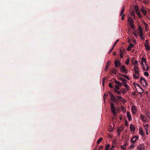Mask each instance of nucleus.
<instances>
[{"mask_svg": "<svg viewBox=\"0 0 150 150\" xmlns=\"http://www.w3.org/2000/svg\"><path fill=\"white\" fill-rule=\"evenodd\" d=\"M110 108L112 113L114 117L116 116V109L114 103H110Z\"/></svg>", "mask_w": 150, "mask_h": 150, "instance_id": "f257e3e1", "label": "nucleus"}, {"mask_svg": "<svg viewBox=\"0 0 150 150\" xmlns=\"http://www.w3.org/2000/svg\"><path fill=\"white\" fill-rule=\"evenodd\" d=\"M140 82L143 86H145L147 85L148 84L144 79L142 77H141L140 79Z\"/></svg>", "mask_w": 150, "mask_h": 150, "instance_id": "f03ea898", "label": "nucleus"}, {"mask_svg": "<svg viewBox=\"0 0 150 150\" xmlns=\"http://www.w3.org/2000/svg\"><path fill=\"white\" fill-rule=\"evenodd\" d=\"M120 70L121 71L124 73L126 74H127L128 73V70L125 68V67L124 66H122L120 68Z\"/></svg>", "mask_w": 150, "mask_h": 150, "instance_id": "7ed1b4c3", "label": "nucleus"}, {"mask_svg": "<svg viewBox=\"0 0 150 150\" xmlns=\"http://www.w3.org/2000/svg\"><path fill=\"white\" fill-rule=\"evenodd\" d=\"M138 139V137L137 136H133V137L130 140L132 143L134 144L135 143Z\"/></svg>", "mask_w": 150, "mask_h": 150, "instance_id": "20e7f679", "label": "nucleus"}, {"mask_svg": "<svg viewBox=\"0 0 150 150\" xmlns=\"http://www.w3.org/2000/svg\"><path fill=\"white\" fill-rule=\"evenodd\" d=\"M145 148V146L143 144H141L137 146V148L138 150H144Z\"/></svg>", "mask_w": 150, "mask_h": 150, "instance_id": "39448f33", "label": "nucleus"}, {"mask_svg": "<svg viewBox=\"0 0 150 150\" xmlns=\"http://www.w3.org/2000/svg\"><path fill=\"white\" fill-rule=\"evenodd\" d=\"M138 31L139 35L143 38L142 36L143 35V34L142 32V29L141 26H139L138 29Z\"/></svg>", "mask_w": 150, "mask_h": 150, "instance_id": "423d86ee", "label": "nucleus"}, {"mask_svg": "<svg viewBox=\"0 0 150 150\" xmlns=\"http://www.w3.org/2000/svg\"><path fill=\"white\" fill-rule=\"evenodd\" d=\"M144 45L145 48L147 50H150V47L148 45V40H146Z\"/></svg>", "mask_w": 150, "mask_h": 150, "instance_id": "0eeeda50", "label": "nucleus"}, {"mask_svg": "<svg viewBox=\"0 0 150 150\" xmlns=\"http://www.w3.org/2000/svg\"><path fill=\"white\" fill-rule=\"evenodd\" d=\"M119 41V39H118L114 43V44L113 46H112V48L109 51V52H108V53L109 54H110L111 51H112V50H113V49H114V47L115 46V45H116V44H117V43Z\"/></svg>", "mask_w": 150, "mask_h": 150, "instance_id": "6e6552de", "label": "nucleus"}, {"mask_svg": "<svg viewBox=\"0 0 150 150\" xmlns=\"http://www.w3.org/2000/svg\"><path fill=\"white\" fill-rule=\"evenodd\" d=\"M134 71L135 73L136 74H139V70L137 66H135L134 67Z\"/></svg>", "mask_w": 150, "mask_h": 150, "instance_id": "1a4fd4ad", "label": "nucleus"}, {"mask_svg": "<svg viewBox=\"0 0 150 150\" xmlns=\"http://www.w3.org/2000/svg\"><path fill=\"white\" fill-rule=\"evenodd\" d=\"M132 113L135 114L136 113L137 109L135 106H133L132 108Z\"/></svg>", "mask_w": 150, "mask_h": 150, "instance_id": "9d476101", "label": "nucleus"}, {"mask_svg": "<svg viewBox=\"0 0 150 150\" xmlns=\"http://www.w3.org/2000/svg\"><path fill=\"white\" fill-rule=\"evenodd\" d=\"M141 11L142 13L144 15H145L146 14V8L144 7V6H142L141 9Z\"/></svg>", "mask_w": 150, "mask_h": 150, "instance_id": "9b49d317", "label": "nucleus"}, {"mask_svg": "<svg viewBox=\"0 0 150 150\" xmlns=\"http://www.w3.org/2000/svg\"><path fill=\"white\" fill-rule=\"evenodd\" d=\"M115 82L116 83V85H117L120 87H121L123 85V84L122 83L117 80H115Z\"/></svg>", "mask_w": 150, "mask_h": 150, "instance_id": "f8f14e48", "label": "nucleus"}, {"mask_svg": "<svg viewBox=\"0 0 150 150\" xmlns=\"http://www.w3.org/2000/svg\"><path fill=\"white\" fill-rule=\"evenodd\" d=\"M127 117L129 120H131L132 119V117L130 112H127Z\"/></svg>", "mask_w": 150, "mask_h": 150, "instance_id": "ddd939ff", "label": "nucleus"}, {"mask_svg": "<svg viewBox=\"0 0 150 150\" xmlns=\"http://www.w3.org/2000/svg\"><path fill=\"white\" fill-rule=\"evenodd\" d=\"M130 128L131 129V132H134L135 129V128L134 126L132 124H130Z\"/></svg>", "mask_w": 150, "mask_h": 150, "instance_id": "4468645a", "label": "nucleus"}, {"mask_svg": "<svg viewBox=\"0 0 150 150\" xmlns=\"http://www.w3.org/2000/svg\"><path fill=\"white\" fill-rule=\"evenodd\" d=\"M134 46V45L133 44L130 43L129 44V46L127 48V50L128 51H130L132 48H133Z\"/></svg>", "mask_w": 150, "mask_h": 150, "instance_id": "2eb2a0df", "label": "nucleus"}, {"mask_svg": "<svg viewBox=\"0 0 150 150\" xmlns=\"http://www.w3.org/2000/svg\"><path fill=\"white\" fill-rule=\"evenodd\" d=\"M120 64V62L118 61H116L115 62V67H119Z\"/></svg>", "mask_w": 150, "mask_h": 150, "instance_id": "dca6fc26", "label": "nucleus"}, {"mask_svg": "<svg viewBox=\"0 0 150 150\" xmlns=\"http://www.w3.org/2000/svg\"><path fill=\"white\" fill-rule=\"evenodd\" d=\"M133 76L134 78L136 79H138L139 78L140 76L139 74H133Z\"/></svg>", "mask_w": 150, "mask_h": 150, "instance_id": "f3484780", "label": "nucleus"}, {"mask_svg": "<svg viewBox=\"0 0 150 150\" xmlns=\"http://www.w3.org/2000/svg\"><path fill=\"white\" fill-rule=\"evenodd\" d=\"M120 80L122 81L123 84L125 83L127 81V80L121 77L120 78Z\"/></svg>", "mask_w": 150, "mask_h": 150, "instance_id": "a211bd4d", "label": "nucleus"}, {"mask_svg": "<svg viewBox=\"0 0 150 150\" xmlns=\"http://www.w3.org/2000/svg\"><path fill=\"white\" fill-rule=\"evenodd\" d=\"M123 129V128L121 127L120 128H119L117 131V133L119 135H120V134L121 132H122Z\"/></svg>", "mask_w": 150, "mask_h": 150, "instance_id": "6ab92c4d", "label": "nucleus"}, {"mask_svg": "<svg viewBox=\"0 0 150 150\" xmlns=\"http://www.w3.org/2000/svg\"><path fill=\"white\" fill-rule=\"evenodd\" d=\"M139 132L140 134L141 135H142V136H144V133L143 132V131L142 129V128H139Z\"/></svg>", "mask_w": 150, "mask_h": 150, "instance_id": "aec40b11", "label": "nucleus"}, {"mask_svg": "<svg viewBox=\"0 0 150 150\" xmlns=\"http://www.w3.org/2000/svg\"><path fill=\"white\" fill-rule=\"evenodd\" d=\"M111 100L114 102L115 103L117 102V99L114 96H112L111 98Z\"/></svg>", "mask_w": 150, "mask_h": 150, "instance_id": "412c9836", "label": "nucleus"}, {"mask_svg": "<svg viewBox=\"0 0 150 150\" xmlns=\"http://www.w3.org/2000/svg\"><path fill=\"white\" fill-rule=\"evenodd\" d=\"M111 72L113 74H115L117 73V70L115 69H113L111 70Z\"/></svg>", "mask_w": 150, "mask_h": 150, "instance_id": "4be33fe9", "label": "nucleus"}, {"mask_svg": "<svg viewBox=\"0 0 150 150\" xmlns=\"http://www.w3.org/2000/svg\"><path fill=\"white\" fill-rule=\"evenodd\" d=\"M128 21L129 23V24L133 23V20L132 19L130 18L129 17L128 19Z\"/></svg>", "mask_w": 150, "mask_h": 150, "instance_id": "5701e85b", "label": "nucleus"}, {"mask_svg": "<svg viewBox=\"0 0 150 150\" xmlns=\"http://www.w3.org/2000/svg\"><path fill=\"white\" fill-rule=\"evenodd\" d=\"M126 145L127 144L125 143L124 145L121 146V147L122 150H126Z\"/></svg>", "mask_w": 150, "mask_h": 150, "instance_id": "b1692460", "label": "nucleus"}, {"mask_svg": "<svg viewBox=\"0 0 150 150\" xmlns=\"http://www.w3.org/2000/svg\"><path fill=\"white\" fill-rule=\"evenodd\" d=\"M125 7L124 6H123L122 7V9L121 11V13H120V15L121 16H122L124 11H125Z\"/></svg>", "mask_w": 150, "mask_h": 150, "instance_id": "393cba45", "label": "nucleus"}, {"mask_svg": "<svg viewBox=\"0 0 150 150\" xmlns=\"http://www.w3.org/2000/svg\"><path fill=\"white\" fill-rule=\"evenodd\" d=\"M123 52L121 50H120V57L121 58H123Z\"/></svg>", "mask_w": 150, "mask_h": 150, "instance_id": "a878e982", "label": "nucleus"}, {"mask_svg": "<svg viewBox=\"0 0 150 150\" xmlns=\"http://www.w3.org/2000/svg\"><path fill=\"white\" fill-rule=\"evenodd\" d=\"M124 84V86L126 88V89H127V90H128L129 88V86L127 85V84L125 83H124V84Z\"/></svg>", "mask_w": 150, "mask_h": 150, "instance_id": "bb28decb", "label": "nucleus"}, {"mask_svg": "<svg viewBox=\"0 0 150 150\" xmlns=\"http://www.w3.org/2000/svg\"><path fill=\"white\" fill-rule=\"evenodd\" d=\"M122 98L121 96H117V100H119L120 101H122Z\"/></svg>", "mask_w": 150, "mask_h": 150, "instance_id": "cd10ccee", "label": "nucleus"}, {"mask_svg": "<svg viewBox=\"0 0 150 150\" xmlns=\"http://www.w3.org/2000/svg\"><path fill=\"white\" fill-rule=\"evenodd\" d=\"M121 109L122 111L123 112H126V108L123 106H121Z\"/></svg>", "mask_w": 150, "mask_h": 150, "instance_id": "c85d7f7f", "label": "nucleus"}, {"mask_svg": "<svg viewBox=\"0 0 150 150\" xmlns=\"http://www.w3.org/2000/svg\"><path fill=\"white\" fill-rule=\"evenodd\" d=\"M102 138H100L97 141V144H99L102 140Z\"/></svg>", "mask_w": 150, "mask_h": 150, "instance_id": "c756f323", "label": "nucleus"}, {"mask_svg": "<svg viewBox=\"0 0 150 150\" xmlns=\"http://www.w3.org/2000/svg\"><path fill=\"white\" fill-rule=\"evenodd\" d=\"M130 25L131 27L132 28V29L133 30L135 28L134 25V24L133 23H132L131 24H130Z\"/></svg>", "mask_w": 150, "mask_h": 150, "instance_id": "7c9ffc66", "label": "nucleus"}, {"mask_svg": "<svg viewBox=\"0 0 150 150\" xmlns=\"http://www.w3.org/2000/svg\"><path fill=\"white\" fill-rule=\"evenodd\" d=\"M137 14L139 18H141V14L139 12L137 11Z\"/></svg>", "mask_w": 150, "mask_h": 150, "instance_id": "2f4dec72", "label": "nucleus"}, {"mask_svg": "<svg viewBox=\"0 0 150 150\" xmlns=\"http://www.w3.org/2000/svg\"><path fill=\"white\" fill-rule=\"evenodd\" d=\"M114 90L115 91V92L117 93L118 95H120L121 94V92L120 91H118L117 90L115 89H114Z\"/></svg>", "mask_w": 150, "mask_h": 150, "instance_id": "473e14b6", "label": "nucleus"}, {"mask_svg": "<svg viewBox=\"0 0 150 150\" xmlns=\"http://www.w3.org/2000/svg\"><path fill=\"white\" fill-rule=\"evenodd\" d=\"M143 23V24H144V25L145 27V28H146V30L147 27L148 26V24L146 23L145 22Z\"/></svg>", "mask_w": 150, "mask_h": 150, "instance_id": "72a5a7b5", "label": "nucleus"}, {"mask_svg": "<svg viewBox=\"0 0 150 150\" xmlns=\"http://www.w3.org/2000/svg\"><path fill=\"white\" fill-rule=\"evenodd\" d=\"M142 62H144L145 64H146V60L144 58H142L141 59Z\"/></svg>", "mask_w": 150, "mask_h": 150, "instance_id": "f704fd0d", "label": "nucleus"}, {"mask_svg": "<svg viewBox=\"0 0 150 150\" xmlns=\"http://www.w3.org/2000/svg\"><path fill=\"white\" fill-rule=\"evenodd\" d=\"M129 59H126L125 63L126 64L128 65L129 64Z\"/></svg>", "mask_w": 150, "mask_h": 150, "instance_id": "c9c22d12", "label": "nucleus"}, {"mask_svg": "<svg viewBox=\"0 0 150 150\" xmlns=\"http://www.w3.org/2000/svg\"><path fill=\"white\" fill-rule=\"evenodd\" d=\"M144 75L146 76H148L149 75L148 73L147 72H145L144 73Z\"/></svg>", "mask_w": 150, "mask_h": 150, "instance_id": "e433bc0d", "label": "nucleus"}, {"mask_svg": "<svg viewBox=\"0 0 150 150\" xmlns=\"http://www.w3.org/2000/svg\"><path fill=\"white\" fill-rule=\"evenodd\" d=\"M140 117L142 120L145 121L144 117L143 116L141 115L140 116Z\"/></svg>", "mask_w": 150, "mask_h": 150, "instance_id": "4c0bfd02", "label": "nucleus"}, {"mask_svg": "<svg viewBox=\"0 0 150 150\" xmlns=\"http://www.w3.org/2000/svg\"><path fill=\"white\" fill-rule=\"evenodd\" d=\"M110 61H109V60H108L107 61V66H109V65H110Z\"/></svg>", "mask_w": 150, "mask_h": 150, "instance_id": "58836bf2", "label": "nucleus"}, {"mask_svg": "<svg viewBox=\"0 0 150 150\" xmlns=\"http://www.w3.org/2000/svg\"><path fill=\"white\" fill-rule=\"evenodd\" d=\"M108 86H109V87H110V88H112L113 87V86L112 85L111 83H110L109 84Z\"/></svg>", "mask_w": 150, "mask_h": 150, "instance_id": "ea45409f", "label": "nucleus"}, {"mask_svg": "<svg viewBox=\"0 0 150 150\" xmlns=\"http://www.w3.org/2000/svg\"><path fill=\"white\" fill-rule=\"evenodd\" d=\"M119 86H118L116 85L115 86V89H116L117 90H118L119 89Z\"/></svg>", "mask_w": 150, "mask_h": 150, "instance_id": "a19ab883", "label": "nucleus"}, {"mask_svg": "<svg viewBox=\"0 0 150 150\" xmlns=\"http://www.w3.org/2000/svg\"><path fill=\"white\" fill-rule=\"evenodd\" d=\"M143 69L144 70V71H147L148 69H149V67H146V69H145L144 67H143Z\"/></svg>", "mask_w": 150, "mask_h": 150, "instance_id": "79ce46f5", "label": "nucleus"}, {"mask_svg": "<svg viewBox=\"0 0 150 150\" xmlns=\"http://www.w3.org/2000/svg\"><path fill=\"white\" fill-rule=\"evenodd\" d=\"M122 93H126V91L125 89H122Z\"/></svg>", "mask_w": 150, "mask_h": 150, "instance_id": "37998d69", "label": "nucleus"}, {"mask_svg": "<svg viewBox=\"0 0 150 150\" xmlns=\"http://www.w3.org/2000/svg\"><path fill=\"white\" fill-rule=\"evenodd\" d=\"M109 95H110V96L111 98V97H112V96H114V95H113L112 93H111V92L110 93Z\"/></svg>", "mask_w": 150, "mask_h": 150, "instance_id": "c03bdc74", "label": "nucleus"}, {"mask_svg": "<svg viewBox=\"0 0 150 150\" xmlns=\"http://www.w3.org/2000/svg\"><path fill=\"white\" fill-rule=\"evenodd\" d=\"M125 76V78H126L128 80L130 79V78L128 77V76L127 75H125V76Z\"/></svg>", "mask_w": 150, "mask_h": 150, "instance_id": "a18cd8bd", "label": "nucleus"}, {"mask_svg": "<svg viewBox=\"0 0 150 150\" xmlns=\"http://www.w3.org/2000/svg\"><path fill=\"white\" fill-rule=\"evenodd\" d=\"M131 16H133L134 17L135 16V14L134 13V12H133L132 14H131Z\"/></svg>", "mask_w": 150, "mask_h": 150, "instance_id": "49530a36", "label": "nucleus"}, {"mask_svg": "<svg viewBox=\"0 0 150 150\" xmlns=\"http://www.w3.org/2000/svg\"><path fill=\"white\" fill-rule=\"evenodd\" d=\"M135 9L136 11V12H137V11H138L139 9L138 8V7H137L135 8Z\"/></svg>", "mask_w": 150, "mask_h": 150, "instance_id": "de8ad7c7", "label": "nucleus"}, {"mask_svg": "<svg viewBox=\"0 0 150 150\" xmlns=\"http://www.w3.org/2000/svg\"><path fill=\"white\" fill-rule=\"evenodd\" d=\"M109 66H106V67L105 68V70L106 71L107 70Z\"/></svg>", "mask_w": 150, "mask_h": 150, "instance_id": "09e8293b", "label": "nucleus"}, {"mask_svg": "<svg viewBox=\"0 0 150 150\" xmlns=\"http://www.w3.org/2000/svg\"><path fill=\"white\" fill-rule=\"evenodd\" d=\"M145 130H146V134H147V135H148V128H147L146 127H145Z\"/></svg>", "mask_w": 150, "mask_h": 150, "instance_id": "8fccbe9b", "label": "nucleus"}, {"mask_svg": "<svg viewBox=\"0 0 150 150\" xmlns=\"http://www.w3.org/2000/svg\"><path fill=\"white\" fill-rule=\"evenodd\" d=\"M104 78H105V77H104L103 79L102 84H103V85L104 84V81L105 80V79H104Z\"/></svg>", "mask_w": 150, "mask_h": 150, "instance_id": "3c124183", "label": "nucleus"}, {"mask_svg": "<svg viewBox=\"0 0 150 150\" xmlns=\"http://www.w3.org/2000/svg\"><path fill=\"white\" fill-rule=\"evenodd\" d=\"M122 16V20H123L124 19V16H125V15L124 14H123Z\"/></svg>", "mask_w": 150, "mask_h": 150, "instance_id": "603ef678", "label": "nucleus"}, {"mask_svg": "<svg viewBox=\"0 0 150 150\" xmlns=\"http://www.w3.org/2000/svg\"><path fill=\"white\" fill-rule=\"evenodd\" d=\"M133 33H134V35L136 37H137V34L136 33L134 32H133Z\"/></svg>", "mask_w": 150, "mask_h": 150, "instance_id": "864d4df0", "label": "nucleus"}, {"mask_svg": "<svg viewBox=\"0 0 150 150\" xmlns=\"http://www.w3.org/2000/svg\"><path fill=\"white\" fill-rule=\"evenodd\" d=\"M133 84H134V85L135 86V85H137V86H138V87H139V84H137V83H133Z\"/></svg>", "mask_w": 150, "mask_h": 150, "instance_id": "5fc2aeb1", "label": "nucleus"}, {"mask_svg": "<svg viewBox=\"0 0 150 150\" xmlns=\"http://www.w3.org/2000/svg\"><path fill=\"white\" fill-rule=\"evenodd\" d=\"M115 147V146L114 145H112V146L111 149L110 150L112 149L113 148H114Z\"/></svg>", "mask_w": 150, "mask_h": 150, "instance_id": "6e6d98bb", "label": "nucleus"}, {"mask_svg": "<svg viewBox=\"0 0 150 150\" xmlns=\"http://www.w3.org/2000/svg\"><path fill=\"white\" fill-rule=\"evenodd\" d=\"M138 63V62L137 61H135L134 62V64H137Z\"/></svg>", "mask_w": 150, "mask_h": 150, "instance_id": "4d7b16f0", "label": "nucleus"}, {"mask_svg": "<svg viewBox=\"0 0 150 150\" xmlns=\"http://www.w3.org/2000/svg\"><path fill=\"white\" fill-rule=\"evenodd\" d=\"M141 64L143 66V67H145L144 66V62H141Z\"/></svg>", "mask_w": 150, "mask_h": 150, "instance_id": "13d9d810", "label": "nucleus"}, {"mask_svg": "<svg viewBox=\"0 0 150 150\" xmlns=\"http://www.w3.org/2000/svg\"><path fill=\"white\" fill-rule=\"evenodd\" d=\"M148 115H150V114L149 113H146V116L148 117Z\"/></svg>", "mask_w": 150, "mask_h": 150, "instance_id": "bf43d9fd", "label": "nucleus"}, {"mask_svg": "<svg viewBox=\"0 0 150 150\" xmlns=\"http://www.w3.org/2000/svg\"><path fill=\"white\" fill-rule=\"evenodd\" d=\"M133 145H131L130 146V148H133Z\"/></svg>", "mask_w": 150, "mask_h": 150, "instance_id": "052dcab7", "label": "nucleus"}, {"mask_svg": "<svg viewBox=\"0 0 150 150\" xmlns=\"http://www.w3.org/2000/svg\"><path fill=\"white\" fill-rule=\"evenodd\" d=\"M144 126H146V127H148L149 126V125L148 124H146V125H144Z\"/></svg>", "mask_w": 150, "mask_h": 150, "instance_id": "680f3d73", "label": "nucleus"}, {"mask_svg": "<svg viewBox=\"0 0 150 150\" xmlns=\"http://www.w3.org/2000/svg\"><path fill=\"white\" fill-rule=\"evenodd\" d=\"M120 75H121V76H123L125 77V76H125V75H124V74H120Z\"/></svg>", "mask_w": 150, "mask_h": 150, "instance_id": "e2e57ef3", "label": "nucleus"}, {"mask_svg": "<svg viewBox=\"0 0 150 150\" xmlns=\"http://www.w3.org/2000/svg\"><path fill=\"white\" fill-rule=\"evenodd\" d=\"M116 54V52H114L113 53V55H115Z\"/></svg>", "mask_w": 150, "mask_h": 150, "instance_id": "0e129e2a", "label": "nucleus"}, {"mask_svg": "<svg viewBox=\"0 0 150 150\" xmlns=\"http://www.w3.org/2000/svg\"><path fill=\"white\" fill-rule=\"evenodd\" d=\"M125 125L127 126H128V124L127 123H125Z\"/></svg>", "mask_w": 150, "mask_h": 150, "instance_id": "69168bd1", "label": "nucleus"}, {"mask_svg": "<svg viewBox=\"0 0 150 150\" xmlns=\"http://www.w3.org/2000/svg\"><path fill=\"white\" fill-rule=\"evenodd\" d=\"M148 117L149 119L150 120V115H148Z\"/></svg>", "mask_w": 150, "mask_h": 150, "instance_id": "338daca9", "label": "nucleus"}, {"mask_svg": "<svg viewBox=\"0 0 150 150\" xmlns=\"http://www.w3.org/2000/svg\"><path fill=\"white\" fill-rule=\"evenodd\" d=\"M106 96H107V95H105V94H104V97L105 96L106 97Z\"/></svg>", "mask_w": 150, "mask_h": 150, "instance_id": "774afa93", "label": "nucleus"}]
</instances>
